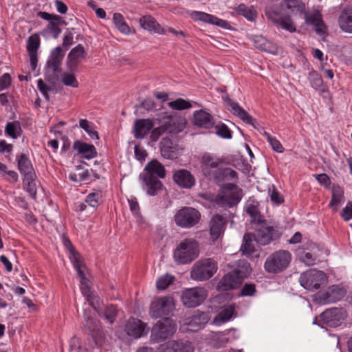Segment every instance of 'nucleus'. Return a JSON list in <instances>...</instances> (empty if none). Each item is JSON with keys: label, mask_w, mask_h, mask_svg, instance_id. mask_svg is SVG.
Instances as JSON below:
<instances>
[{"label": "nucleus", "mask_w": 352, "mask_h": 352, "mask_svg": "<svg viewBox=\"0 0 352 352\" xmlns=\"http://www.w3.org/2000/svg\"><path fill=\"white\" fill-rule=\"evenodd\" d=\"M79 126L84 129L91 139H99L98 134L94 129V124L86 119H80Z\"/></svg>", "instance_id": "obj_46"}, {"label": "nucleus", "mask_w": 352, "mask_h": 352, "mask_svg": "<svg viewBox=\"0 0 352 352\" xmlns=\"http://www.w3.org/2000/svg\"><path fill=\"white\" fill-rule=\"evenodd\" d=\"M146 324L140 320L131 318L126 324V331L128 336L134 338H139L144 335Z\"/></svg>", "instance_id": "obj_25"}, {"label": "nucleus", "mask_w": 352, "mask_h": 352, "mask_svg": "<svg viewBox=\"0 0 352 352\" xmlns=\"http://www.w3.org/2000/svg\"><path fill=\"white\" fill-rule=\"evenodd\" d=\"M168 106L173 109L179 111L187 109L192 107L189 101L183 98H178L174 101L168 102Z\"/></svg>", "instance_id": "obj_50"}, {"label": "nucleus", "mask_w": 352, "mask_h": 352, "mask_svg": "<svg viewBox=\"0 0 352 352\" xmlns=\"http://www.w3.org/2000/svg\"><path fill=\"white\" fill-rule=\"evenodd\" d=\"M17 166L24 179H36V176L32 164L25 154L23 153L17 157Z\"/></svg>", "instance_id": "obj_21"}, {"label": "nucleus", "mask_w": 352, "mask_h": 352, "mask_svg": "<svg viewBox=\"0 0 352 352\" xmlns=\"http://www.w3.org/2000/svg\"><path fill=\"white\" fill-rule=\"evenodd\" d=\"M256 285L254 283H245L241 290V296H252L256 293Z\"/></svg>", "instance_id": "obj_56"}, {"label": "nucleus", "mask_w": 352, "mask_h": 352, "mask_svg": "<svg viewBox=\"0 0 352 352\" xmlns=\"http://www.w3.org/2000/svg\"><path fill=\"white\" fill-rule=\"evenodd\" d=\"M135 155L138 160H144L146 157V151L140 145H135L134 148Z\"/></svg>", "instance_id": "obj_64"}, {"label": "nucleus", "mask_w": 352, "mask_h": 352, "mask_svg": "<svg viewBox=\"0 0 352 352\" xmlns=\"http://www.w3.org/2000/svg\"><path fill=\"white\" fill-rule=\"evenodd\" d=\"M292 261V255L287 250H278L268 256L264 263L265 270L276 274L285 270Z\"/></svg>", "instance_id": "obj_5"}, {"label": "nucleus", "mask_w": 352, "mask_h": 352, "mask_svg": "<svg viewBox=\"0 0 352 352\" xmlns=\"http://www.w3.org/2000/svg\"><path fill=\"white\" fill-rule=\"evenodd\" d=\"M100 198H101L100 193L91 192L87 196L85 201L87 205L93 208H96L99 206Z\"/></svg>", "instance_id": "obj_54"}, {"label": "nucleus", "mask_w": 352, "mask_h": 352, "mask_svg": "<svg viewBox=\"0 0 352 352\" xmlns=\"http://www.w3.org/2000/svg\"><path fill=\"white\" fill-rule=\"evenodd\" d=\"M309 80L311 87L316 90L323 89V80L320 75L316 71L309 73Z\"/></svg>", "instance_id": "obj_44"}, {"label": "nucleus", "mask_w": 352, "mask_h": 352, "mask_svg": "<svg viewBox=\"0 0 352 352\" xmlns=\"http://www.w3.org/2000/svg\"><path fill=\"white\" fill-rule=\"evenodd\" d=\"M160 124L163 127L166 133H177L184 129V123L180 122L177 118L171 116L164 117Z\"/></svg>", "instance_id": "obj_28"}, {"label": "nucleus", "mask_w": 352, "mask_h": 352, "mask_svg": "<svg viewBox=\"0 0 352 352\" xmlns=\"http://www.w3.org/2000/svg\"><path fill=\"white\" fill-rule=\"evenodd\" d=\"M341 216L345 221H349L352 219V204L351 202L343 208Z\"/></svg>", "instance_id": "obj_62"}, {"label": "nucleus", "mask_w": 352, "mask_h": 352, "mask_svg": "<svg viewBox=\"0 0 352 352\" xmlns=\"http://www.w3.org/2000/svg\"><path fill=\"white\" fill-rule=\"evenodd\" d=\"M237 176L238 174L234 170L230 168L220 167L210 179L221 186L226 182L236 179Z\"/></svg>", "instance_id": "obj_27"}, {"label": "nucleus", "mask_w": 352, "mask_h": 352, "mask_svg": "<svg viewBox=\"0 0 352 352\" xmlns=\"http://www.w3.org/2000/svg\"><path fill=\"white\" fill-rule=\"evenodd\" d=\"M344 288L338 285L329 286L327 289L319 294L318 299L322 303H331L341 300L346 294Z\"/></svg>", "instance_id": "obj_16"}, {"label": "nucleus", "mask_w": 352, "mask_h": 352, "mask_svg": "<svg viewBox=\"0 0 352 352\" xmlns=\"http://www.w3.org/2000/svg\"><path fill=\"white\" fill-rule=\"evenodd\" d=\"M197 243H179L173 252V258L177 264H187L198 257Z\"/></svg>", "instance_id": "obj_10"}, {"label": "nucleus", "mask_w": 352, "mask_h": 352, "mask_svg": "<svg viewBox=\"0 0 352 352\" xmlns=\"http://www.w3.org/2000/svg\"><path fill=\"white\" fill-rule=\"evenodd\" d=\"M305 21L308 25L314 27V31L319 35H324L326 32L327 27L322 20L321 14L318 12L308 13L305 15Z\"/></svg>", "instance_id": "obj_23"}, {"label": "nucleus", "mask_w": 352, "mask_h": 352, "mask_svg": "<svg viewBox=\"0 0 352 352\" xmlns=\"http://www.w3.org/2000/svg\"><path fill=\"white\" fill-rule=\"evenodd\" d=\"M140 24L142 28L150 32L161 33L162 31L160 24L151 15L142 16L139 20Z\"/></svg>", "instance_id": "obj_35"}, {"label": "nucleus", "mask_w": 352, "mask_h": 352, "mask_svg": "<svg viewBox=\"0 0 352 352\" xmlns=\"http://www.w3.org/2000/svg\"><path fill=\"white\" fill-rule=\"evenodd\" d=\"M339 25L344 31L352 32V15L346 13L342 14L339 18Z\"/></svg>", "instance_id": "obj_47"}, {"label": "nucleus", "mask_w": 352, "mask_h": 352, "mask_svg": "<svg viewBox=\"0 0 352 352\" xmlns=\"http://www.w3.org/2000/svg\"><path fill=\"white\" fill-rule=\"evenodd\" d=\"M162 352H194L192 343L188 340H170L161 345Z\"/></svg>", "instance_id": "obj_19"}, {"label": "nucleus", "mask_w": 352, "mask_h": 352, "mask_svg": "<svg viewBox=\"0 0 352 352\" xmlns=\"http://www.w3.org/2000/svg\"><path fill=\"white\" fill-rule=\"evenodd\" d=\"M103 316L110 324H112L118 315V309L113 305L107 306L103 312Z\"/></svg>", "instance_id": "obj_48"}, {"label": "nucleus", "mask_w": 352, "mask_h": 352, "mask_svg": "<svg viewBox=\"0 0 352 352\" xmlns=\"http://www.w3.org/2000/svg\"><path fill=\"white\" fill-rule=\"evenodd\" d=\"M265 15L268 20L271 21L277 27L281 28L289 32H296V27L289 16H282L278 12L271 9L265 10Z\"/></svg>", "instance_id": "obj_15"}, {"label": "nucleus", "mask_w": 352, "mask_h": 352, "mask_svg": "<svg viewBox=\"0 0 352 352\" xmlns=\"http://www.w3.org/2000/svg\"><path fill=\"white\" fill-rule=\"evenodd\" d=\"M177 331V324L174 320L165 318L158 320L151 328L150 342L160 343L170 339Z\"/></svg>", "instance_id": "obj_3"}, {"label": "nucleus", "mask_w": 352, "mask_h": 352, "mask_svg": "<svg viewBox=\"0 0 352 352\" xmlns=\"http://www.w3.org/2000/svg\"><path fill=\"white\" fill-rule=\"evenodd\" d=\"M174 308L175 303L173 297H160L151 304L149 314L151 318H162L168 316Z\"/></svg>", "instance_id": "obj_12"}, {"label": "nucleus", "mask_w": 352, "mask_h": 352, "mask_svg": "<svg viewBox=\"0 0 352 352\" xmlns=\"http://www.w3.org/2000/svg\"><path fill=\"white\" fill-rule=\"evenodd\" d=\"M201 219L199 211L192 207H184L175 215L177 226L184 228H190L197 225Z\"/></svg>", "instance_id": "obj_11"}, {"label": "nucleus", "mask_w": 352, "mask_h": 352, "mask_svg": "<svg viewBox=\"0 0 352 352\" xmlns=\"http://www.w3.org/2000/svg\"><path fill=\"white\" fill-rule=\"evenodd\" d=\"M241 200L238 192H232L217 197V203L221 206L232 207Z\"/></svg>", "instance_id": "obj_34"}, {"label": "nucleus", "mask_w": 352, "mask_h": 352, "mask_svg": "<svg viewBox=\"0 0 352 352\" xmlns=\"http://www.w3.org/2000/svg\"><path fill=\"white\" fill-rule=\"evenodd\" d=\"M223 160L211 154L206 153L202 157V171L210 179L223 164Z\"/></svg>", "instance_id": "obj_18"}, {"label": "nucleus", "mask_w": 352, "mask_h": 352, "mask_svg": "<svg viewBox=\"0 0 352 352\" xmlns=\"http://www.w3.org/2000/svg\"><path fill=\"white\" fill-rule=\"evenodd\" d=\"M222 99L230 107L229 110L233 114L239 118L246 124L252 125L256 128V121L244 109L239 106V104L231 100L228 94L222 96Z\"/></svg>", "instance_id": "obj_17"}, {"label": "nucleus", "mask_w": 352, "mask_h": 352, "mask_svg": "<svg viewBox=\"0 0 352 352\" xmlns=\"http://www.w3.org/2000/svg\"><path fill=\"white\" fill-rule=\"evenodd\" d=\"M226 219L220 214H215L210 222V234L213 241L218 240L223 234Z\"/></svg>", "instance_id": "obj_20"}, {"label": "nucleus", "mask_w": 352, "mask_h": 352, "mask_svg": "<svg viewBox=\"0 0 352 352\" xmlns=\"http://www.w3.org/2000/svg\"><path fill=\"white\" fill-rule=\"evenodd\" d=\"M165 176L164 166L157 160H153L146 165L140 179L142 180V188L146 193L155 196L162 190L163 184L160 179Z\"/></svg>", "instance_id": "obj_1"}, {"label": "nucleus", "mask_w": 352, "mask_h": 352, "mask_svg": "<svg viewBox=\"0 0 352 352\" xmlns=\"http://www.w3.org/2000/svg\"><path fill=\"white\" fill-rule=\"evenodd\" d=\"M218 265L213 258H208L197 261L190 271V277L197 281L209 280L217 271Z\"/></svg>", "instance_id": "obj_7"}, {"label": "nucleus", "mask_w": 352, "mask_h": 352, "mask_svg": "<svg viewBox=\"0 0 352 352\" xmlns=\"http://www.w3.org/2000/svg\"><path fill=\"white\" fill-rule=\"evenodd\" d=\"M282 6H285L292 12H302L305 8L304 4L299 0H284Z\"/></svg>", "instance_id": "obj_42"}, {"label": "nucleus", "mask_w": 352, "mask_h": 352, "mask_svg": "<svg viewBox=\"0 0 352 352\" xmlns=\"http://www.w3.org/2000/svg\"><path fill=\"white\" fill-rule=\"evenodd\" d=\"M85 327L87 328V329L93 333V336L94 334H98V322L91 317L85 318Z\"/></svg>", "instance_id": "obj_53"}, {"label": "nucleus", "mask_w": 352, "mask_h": 352, "mask_svg": "<svg viewBox=\"0 0 352 352\" xmlns=\"http://www.w3.org/2000/svg\"><path fill=\"white\" fill-rule=\"evenodd\" d=\"M11 83V76L8 73L4 74L0 77V91L8 88Z\"/></svg>", "instance_id": "obj_60"}, {"label": "nucleus", "mask_w": 352, "mask_h": 352, "mask_svg": "<svg viewBox=\"0 0 352 352\" xmlns=\"http://www.w3.org/2000/svg\"><path fill=\"white\" fill-rule=\"evenodd\" d=\"M234 311V307L230 305L221 310L214 318V322L217 324L228 321Z\"/></svg>", "instance_id": "obj_40"}, {"label": "nucleus", "mask_w": 352, "mask_h": 352, "mask_svg": "<svg viewBox=\"0 0 352 352\" xmlns=\"http://www.w3.org/2000/svg\"><path fill=\"white\" fill-rule=\"evenodd\" d=\"M113 22L116 28L123 34H128L130 32V28L124 20L123 16L120 13L113 14Z\"/></svg>", "instance_id": "obj_43"}, {"label": "nucleus", "mask_w": 352, "mask_h": 352, "mask_svg": "<svg viewBox=\"0 0 352 352\" xmlns=\"http://www.w3.org/2000/svg\"><path fill=\"white\" fill-rule=\"evenodd\" d=\"M254 45L262 51L272 54L276 53L275 46L261 36L256 38L254 41Z\"/></svg>", "instance_id": "obj_41"}, {"label": "nucleus", "mask_w": 352, "mask_h": 352, "mask_svg": "<svg viewBox=\"0 0 352 352\" xmlns=\"http://www.w3.org/2000/svg\"><path fill=\"white\" fill-rule=\"evenodd\" d=\"M165 132L163 127L160 125L159 127L155 128L152 130L151 133V140L153 142L158 140L160 136H162Z\"/></svg>", "instance_id": "obj_61"}, {"label": "nucleus", "mask_w": 352, "mask_h": 352, "mask_svg": "<svg viewBox=\"0 0 352 352\" xmlns=\"http://www.w3.org/2000/svg\"><path fill=\"white\" fill-rule=\"evenodd\" d=\"M270 199L272 202L276 204H280L283 202V198L280 195V194L277 191V190L274 188V186H272V190L271 189H269Z\"/></svg>", "instance_id": "obj_59"}, {"label": "nucleus", "mask_w": 352, "mask_h": 352, "mask_svg": "<svg viewBox=\"0 0 352 352\" xmlns=\"http://www.w3.org/2000/svg\"><path fill=\"white\" fill-rule=\"evenodd\" d=\"M346 316V311L342 308L333 307L324 311L320 315V318L327 327H337L343 322Z\"/></svg>", "instance_id": "obj_14"}, {"label": "nucleus", "mask_w": 352, "mask_h": 352, "mask_svg": "<svg viewBox=\"0 0 352 352\" xmlns=\"http://www.w3.org/2000/svg\"><path fill=\"white\" fill-rule=\"evenodd\" d=\"M208 315L204 312L197 311L188 323L191 331H197L202 329L208 322Z\"/></svg>", "instance_id": "obj_33"}, {"label": "nucleus", "mask_w": 352, "mask_h": 352, "mask_svg": "<svg viewBox=\"0 0 352 352\" xmlns=\"http://www.w3.org/2000/svg\"><path fill=\"white\" fill-rule=\"evenodd\" d=\"M343 197V191L338 187L333 188L332 192L331 200L329 203V206H337L341 201Z\"/></svg>", "instance_id": "obj_55"}, {"label": "nucleus", "mask_w": 352, "mask_h": 352, "mask_svg": "<svg viewBox=\"0 0 352 352\" xmlns=\"http://www.w3.org/2000/svg\"><path fill=\"white\" fill-rule=\"evenodd\" d=\"M85 52L82 45L79 44L73 48L67 56V66L72 73L77 70L80 59L85 57Z\"/></svg>", "instance_id": "obj_22"}, {"label": "nucleus", "mask_w": 352, "mask_h": 352, "mask_svg": "<svg viewBox=\"0 0 352 352\" xmlns=\"http://www.w3.org/2000/svg\"><path fill=\"white\" fill-rule=\"evenodd\" d=\"M236 12L250 21H254L257 17V12L254 8L252 6L248 7L245 4H240L236 8Z\"/></svg>", "instance_id": "obj_39"}, {"label": "nucleus", "mask_w": 352, "mask_h": 352, "mask_svg": "<svg viewBox=\"0 0 352 352\" xmlns=\"http://www.w3.org/2000/svg\"><path fill=\"white\" fill-rule=\"evenodd\" d=\"M35 179H33L32 180L23 179L24 184L27 191L33 197H35L36 194Z\"/></svg>", "instance_id": "obj_57"}, {"label": "nucleus", "mask_w": 352, "mask_h": 352, "mask_svg": "<svg viewBox=\"0 0 352 352\" xmlns=\"http://www.w3.org/2000/svg\"><path fill=\"white\" fill-rule=\"evenodd\" d=\"M306 245L316 259L321 255L322 250L320 248L319 243H306Z\"/></svg>", "instance_id": "obj_63"}, {"label": "nucleus", "mask_w": 352, "mask_h": 352, "mask_svg": "<svg viewBox=\"0 0 352 352\" xmlns=\"http://www.w3.org/2000/svg\"><path fill=\"white\" fill-rule=\"evenodd\" d=\"M327 277L326 274L316 269H310L301 274L299 278L300 285L305 289L314 291L326 283Z\"/></svg>", "instance_id": "obj_9"}, {"label": "nucleus", "mask_w": 352, "mask_h": 352, "mask_svg": "<svg viewBox=\"0 0 352 352\" xmlns=\"http://www.w3.org/2000/svg\"><path fill=\"white\" fill-rule=\"evenodd\" d=\"M65 246L69 252V258L74 265V268L77 270L78 274L80 278V289L82 295L86 298L90 306L96 309V296L91 287L89 285L88 279L85 276V274L81 270L82 262L81 261V256L80 253L76 250L72 243H65Z\"/></svg>", "instance_id": "obj_2"}, {"label": "nucleus", "mask_w": 352, "mask_h": 352, "mask_svg": "<svg viewBox=\"0 0 352 352\" xmlns=\"http://www.w3.org/2000/svg\"><path fill=\"white\" fill-rule=\"evenodd\" d=\"M250 274V265L245 263L241 268H236L225 274L217 285L219 291H228L239 287L242 280Z\"/></svg>", "instance_id": "obj_6"}, {"label": "nucleus", "mask_w": 352, "mask_h": 352, "mask_svg": "<svg viewBox=\"0 0 352 352\" xmlns=\"http://www.w3.org/2000/svg\"><path fill=\"white\" fill-rule=\"evenodd\" d=\"M240 250L243 255L252 259L260 256L261 248L258 243H242Z\"/></svg>", "instance_id": "obj_36"}, {"label": "nucleus", "mask_w": 352, "mask_h": 352, "mask_svg": "<svg viewBox=\"0 0 352 352\" xmlns=\"http://www.w3.org/2000/svg\"><path fill=\"white\" fill-rule=\"evenodd\" d=\"M192 17L196 21H203L221 28H226L228 25L227 21L204 12L195 11L192 13Z\"/></svg>", "instance_id": "obj_30"}, {"label": "nucleus", "mask_w": 352, "mask_h": 352, "mask_svg": "<svg viewBox=\"0 0 352 352\" xmlns=\"http://www.w3.org/2000/svg\"><path fill=\"white\" fill-rule=\"evenodd\" d=\"M296 255L299 260L305 263L307 265H313L315 264L316 258L314 254L309 250L308 246L306 248L304 246L298 248V249L296 250Z\"/></svg>", "instance_id": "obj_37"}, {"label": "nucleus", "mask_w": 352, "mask_h": 352, "mask_svg": "<svg viewBox=\"0 0 352 352\" xmlns=\"http://www.w3.org/2000/svg\"><path fill=\"white\" fill-rule=\"evenodd\" d=\"M206 298V290L199 287L186 289L182 294V300L184 305L190 308L200 305Z\"/></svg>", "instance_id": "obj_13"}, {"label": "nucleus", "mask_w": 352, "mask_h": 352, "mask_svg": "<svg viewBox=\"0 0 352 352\" xmlns=\"http://www.w3.org/2000/svg\"><path fill=\"white\" fill-rule=\"evenodd\" d=\"M154 126L151 119H137L134 123V135L138 139H142L147 135Z\"/></svg>", "instance_id": "obj_26"}, {"label": "nucleus", "mask_w": 352, "mask_h": 352, "mask_svg": "<svg viewBox=\"0 0 352 352\" xmlns=\"http://www.w3.org/2000/svg\"><path fill=\"white\" fill-rule=\"evenodd\" d=\"M161 155L166 159L177 158V147L173 145L172 140L168 138H164L160 143Z\"/></svg>", "instance_id": "obj_31"}, {"label": "nucleus", "mask_w": 352, "mask_h": 352, "mask_svg": "<svg viewBox=\"0 0 352 352\" xmlns=\"http://www.w3.org/2000/svg\"><path fill=\"white\" fill-rule=\"evenodd\" d=\"M74 28L67 29L63 40V46L65 48L70 47L73 43V30Z\"/></svg>", "instance_id": "obj_58"}, {"label": "nucleus", "mask_w": 352, "mask_h": 352, "mask_svg": "<svg viewBox=\"0 0 352 352\" xmlns=\"http://www.w3.org/2000/svg\"><path fill=\"white\" fill-rule=\"evenodd\" d=\"M73 148L78 151V155L81 158L90 160L97 156V151L94 145L82 142L80 140H76L74 142Z\"/></svg>", "instance_id": "obj_29"}, {"label": "nucleus", "mask_w": 352, "mask_h": 352, "mask_svg": "<svg viewBox=\"0 0 352 352\" xmlns=\"http://www.w3.org/2000/svg\"><path fill=\"white\" fill-rule=\"evenodd\" d=\"M62 82L66 86L78 87V82L73 74L63 72L62 74Z\"/></svg>", "instance_id": "obj_52"}, {"label": "nucleus", "mask_w": 352, "mask_h": 352, "mask_svg": "<svg viewBox=\"0 0 352 352\" xmlns=\"http://www.w3.org/2000/svg\"><path fill=\"white\" fill-rule=\"evenodd\" d=\"M22 129L19 121L8 122L5 127V133L7 135L16 139L21 135Z\"/></svg>", "instance_id": "obj_38"}, {"label": "nucleus", "mask_w": 352, "mask_h": 352, "mask_svg": "<svg viewBox=\"0 0 352 352\" xmlns=\"http://www.w3.org/2000/svg\"><path fill=\"white\" fill-rule=\"evenodd\" d=\"M174 182L180 187L190 188L195 185V178L187 170L180 169L175 171L173 174Z\"/></svg>", "instance_id": "obj_24"}, {"label": "nucleus", "mask_w": 352, "mask_h": 352, "mask_svg": "<svg viewBox=\"0 0 352 352\" xmlns=\"http://www.w3.org/2000/svg\"><path fill=\"white\" fill-rule=\"evenodd\" d=\"M65 56V51L60 46L56 47L50 54L46 65V80L51 84L55 85L58 80L60 66Z\"/></svg>", "instance_id": "obj_8"}, {"label": "nucleus", "mask_w": 352, "mask_h": 352, "mask_svg": "<svg viewBox=\"0 0 352 352\" xmlns=\"http://www.w3.org/2000/svg\"><path fill=\"white\" fill-rule=\"evenodd\" d=\"M40 47V38L36 34L31 35L28 39L27 51L28 54L37 53Z\"/></svg>", "instance_id": "obj_45"}, {"label": "nucleus", "mask_w": 352, "mask_h": 352, "mask_svg": "<svg viewBox=\"0 0 352 352\" xmlns=\"http://www.w3.org/2000/svg\"><path fill=\"white\" fill-rule=\"evenodd\" d=\"M175 279L173 276L170 274H165L160 277L157 282L156 286L158 289H166L170 285H171Z\"/></svg>", "instance_id": "obj_49"}, {"label": "nucleus", "mask_w": 352, "mask_h": 352, "mask_svg": "<svg viewBox=\"0 0 352 352\" xmlns=\"http://www.w3.org/2000/svg\"><path fill=\"white\" fill-rule=\"evenodd\" d=\"M250 223L256 224L259 227L255 230L258 239L270 242L277 241L283 234L282 228L276 225L270 226L263 217L258 213V216L252 219Z\"/></svg>", "instance_id": "obj_4"}, {"label": "nucleus", "mask_w": 352, "mask_h": 352, "mask_svg": "<svg viewBox=\"0 0 352 352\" xmlns=\"http://www.w3.org/2000/svg\"><path fill=\"white\" fill-rule=\"evenodd\" d=\"M215 133L219 136L225 139H230L232 138V131L229 129V128L223 123L220 124H217L214 126Z\"/></svg>", "instance_id": "obj_51"}, {"label": "nucleus", "mask_w": 352, "mask_h": 352, "mask_svg": "<svg viewBox=\"0 0 352 352\" xmlns=\"http://www.w3.org/2000/svg\"><path fill=\"white\" fill-rule=\"evenodd\" d=\"M194 122L197 126L205 129H210L214 124L212 116L204 110L197 111L194 113Z\"/></svg>", "instance_id": "obj_32"}]
</instances>
